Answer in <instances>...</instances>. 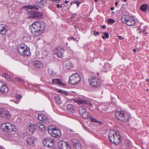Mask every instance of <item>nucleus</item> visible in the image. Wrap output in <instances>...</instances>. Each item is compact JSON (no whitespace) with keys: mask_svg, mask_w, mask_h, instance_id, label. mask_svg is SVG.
Segmentation results:
<instances>
[{"mask_svg":"<svg viewBox=\"0 0 149 149\" xmlns=\"http://www.w3.org/2000/svg\"><path fill=\"white\" fill-rule=\"evenodd\" d=\"M102 38L103 39H105V36H103L102 37Z\"/></svg>","mask_w":149,"mask_h":149,"instance_id":"0e129e2a","label":"nucleus"},{"mask_svg":"<svg viewBox=\"0 0 149 149\" xmlns=\"http://www.w3.org/2000/svg\"><path fill=\"white\" fill-rule=\"evenodd\" d=\"M36 126V123L34 124L30 123L28 127L29 131L32 133H33L36 130V128L35 127Z\"/></svg>","mask_w":149,"mask_h":149,"instance_id":"4be33fe9","label":"nucleus"},{"mask_svg":"<svg viewBox=\"0 0 149 149\" xmlns=\"http://www.w3.org/2000/svg\"><path fill=\"white\" fill-rule=\"evenodd\" d=\"M70 38L71 39H72L74 40L75 41L76 40V39H75L73 37H70Z\"/></svg>","mask_w":149,"mask_h":149,"instance_id":"864d4df0","label":"nucleus"},{"mask_svg":"<svg viewBox=\"0 0 149 149\" xmlns=\"http://www.w3.org/2000/svg\"><path fill=\"white\" fill-rule=\"evenodd\" d=\"M45 25L43 22L36 21L29 26L32 34L35 36L37 37L42 33L44 30Z\"/></svg>","mask_w":149,"mask_h":149,"instance_id":"f257e3e1","label":"nucleus"},{"mask_svg":"<svg viewBox=\"0 0 149 149\" xmlns=\"http://www.w3.org/2000/svg\"><path fill=\"white\" fill-rule=\"evenodd\" d=\"M73 3V2H70V4L71 5H72Z\"/></svg>","mask_w":149,"mask_h":149,"instance_id":"69168bd1","label":"nucleus"},{"mask_svg":"<svg viewBox=\"0 0 149 149\" xmlns=\"http://www.w3.org/2000/svg\"><path fill=\"white\" fill-rule=\"evenodd\" d=\"M118 4V3L116 1L115 2V5L116 6Z\"/></svg>","mask_w":149,"mask_h":149,"instance_id":"680f3d73","label":"nucleus"},{"mask_svg":"<svg viewBox=\"0 0 149 149\" xmlns=\"http://www.w3.org/2000/svg\"><path fill=\"white\" fill-rule=\"evenodd\" d=\"M48 72H48L49 74L50 75H52L53 74V71L52 70H48Z\"/></svg>","mask_w":149,"mask_h":149,"instance_id":"49530a36","label":"nucleus"},{"mask_svg":"<svg viewBox=\"0 0 149 149\" xmlns=\"http://www.w3.org/2000/svg\"><path fill=\"white\" fill-rule=\"evenodd\" d=\"M93 34L95 36H96L97 35H99V33L98 31L96 32L95 31H94Z\"/></svg>","mask_w":149,"mask_h":149,"instance_id":"c03bdc74","label":"nucleus"},{"mask_svg":"<svg viewBox=\"0 0 149 149\" xmlns=\"http://www.w3.org/2000/svg\"><path fill=\"white\" fill-rule=\"evenodd\" d=\"M58 92L59 93H64L65 94V91H63V90H59L58 91Z\"/></svg>","mask_w":149,"mask_h":149,"instance_id":"09e8293b","label":"nucleus"},{"mask_svg":"<svg viewBox=\"0 0 149 149\" xmlns=\"http://www.w3.org/2000/svg\"><path fill=\"white\" fill-rule=\"evenodd\" d=\"M90 84L94 87H98L100 85V80L95 77L89 78Z\"/></svg>","mask_w":149,"mask_h":149,"instance_id":"9d476101","label":"nucleus"},{"mask_svg":"<svg viewBox=\"0 0 149 149\" xmlns=\"http://www.w3.org/2000/svg\"><path fill=\"white\" fill-rule=\"evenodd\" d=\"M103 34L105 36V38H109V34L107 32H104Z\"/></svg>","mask_w":149,"mask_h":149,"instance_id":"a19ab883","label":"nucleus"},{"mask_svg":"<svg viewBox=\"0 0 149 149\" xmlns=\"http://www.w3.org/2000/svg\"><path fill=\"white\" fill-rule=\"evenodd\" d=\"M120 133L114 130L109 131L108 137L111 142L114 143L116 145L119 144L120 142Z\"/></svg>","mask_w":149,"mask_h":149,"instance_id":"f03ea898","label":"nucleus"},{"mask_svg":"<svg viewBox=\"0 0 149 149\" xmlns=\"http://www.w3.org/2000/svg\"><path fill=\"white\" fill-rule=\"evenodd\" d=\"M17 50L22 56H28L31 54L29 48L24 44L19 45L17 48Z\"/></svg>","mask_w":149,"mask_h":149,"instance_id":"39448f33","label":"nucleus"},{"mask_svg":"<svg viewBox=\"0 0 149 149\" xmlns=\"http://www.w3.org/2000/svg\"><path fill=\"white\" fill-rule=\"evenodd\" d=\"M135 24V22L134 18L130 16L127 22L126 23V25L129 26H132L134 25Z\"/></svg>","mask_w":149,"mask_h":149,"instance_id":"6ab92c4d","label":"nucleus"},{"mask_svg":"<svg viewBox=\"0 0 149 149\" xmlns=\"http://www.w3.org/2000/svg\"><path fill=\"white\" fill-rule=\"evenodd\" d=\"M101 27L103 29H104V28H106V26L105 25H103V26H102Z\"/></svg>","mask_w":149,"mask_h":149,"instance_id":"4d7b16f0","label":"nucleus"},{"mask_svg":"<svg viewBox=\"0 0 149 149\" xmlns=\"http://www.w3.org/2000/svg\"><path fill=\"white\" fill-rule=\"evenodd\" d=\"M60 0H50V1H52L53 2H54L57 3H59Z\"/></svg>","mask_w":149,"mask_h":149,"instance_id":"de8ad7c7","label":"nucleus"},{"mask_svg":"<svg viewBox=\"0 0 149 149\" xmlns=\"http://www.w3.org/2000/svg\"><path fill=\"white\" fill-rule=\"evenodd\" d=\"M2 76L7 81H10V78L8 74L5 73H3Z\"/></svg>","mask_w":149,"mask_h":149,"instance_id":"473e14b6","label":"nucleus"},{"mask_svg":"<svg viewBox=\"0 0 149 149\" xmlns=\"http://www.w3.org/2000/svg\"><path fill=\"white\" fill-rule=\"evenodd\" d=\"M81 3V2L80 1H79L78 0V1L76 3L77 6V8H78L79 5V4Z\"/></svg>","mask_w":149,"mask_h":149,"instance_id":"3c124183","label":"nucleus"},{"mask_svg":"<svg viewBox=\"0 0 149 149\" xmlns=\"http://www.w3.org/2000/svg\"><path fill=\"white\" fill-rule=\"evenodd\" d=\"M133 51L134 52H136V49H134L133 50Z\"/></svg>","mask_w":149,"mask_h":149,"instance_id":"e2e57ef3","label":"nucleus"},{"mask_svg":"<svg viewBox=\"0 0 149 149\" xmlns=\"http://www.w3.org/2000/svg\"><path fill=\"white\" fill-rule=\"evenodd\" d=\"M56 103L58 104H60L61 103V101L60 97L58 95H56L54 98Z\"/></svg>","mask_w":149,"mask_h":149,"instance_id":"bb28decb","label":"nucleus"},{"mask_svg":"<svg viewBox=\"0 0 149 149\" xmlns=\"http://www.w3.org/2000/svg\"><path fill=\"white\" fill-rule=\"evenodd\" d=\"M16 97L17 99H20L22 98V96L20 94H17L16 95Z\"/></svg>","mask_w":149,"mask_h":149,"instance_id":"79ce46f5","label":"nucleus"},{"mask_svg":"<svg viewBox=\"0 0 149 149\" xmlns=\"http://www.w3.org/2000/svg\"><path fill=\"white\" fill-rule=\"evenodd\" d=\"M1 129L3 131L8 132H16L17 129L15 125L9 123H4L1 125Z\"/></svg>","mask_w":149,"mask_h":149,"instance_id":"20e7f679","label":"nucleus"},{"mask_svg":"<svg viewBox=\"0 0 149 149\" xmlns=\"http://www.w3.org/2000/svg\"><path fill=\"white\" fill-rule=\"evenodd\" d=\"M114 7H111L110 8V10H113L114 9Z\"/></svg>","mask_w":149,"mask_h":149,"instance_id":"6e6d98bb","label":"nucleus"},{"mask_svg":"<svg viewBox=\"0 0 149 149\" xmlns=\"http://www.w3.org/2000/svg\"><path fill=\"white\" fill-rule=\"evenodd\" d=\"M67 112H68L69 113H74V110L73 108V107H72V108L68 110V111H67Z\"/></svg>","mask_w":149,"mask_h":149,"instance_id":"ea45409f","label":"nucleus"},{"mask_svg":"<svg viewBox=\"0 0 149 149\" xmlns=\"http://www.w3.org/2000/svg\"><path fill=\"white\" fill-rule=\"evenodd\" d=\"M78 0H77L76 1H73V3H77V2L78 1Z\"/></svg>","mask_w":149,"mask_h":149,"instance_id":"052dcab7","label":"nucleus"},{"mask_svg":"<svg viewBox=\"0 0 149 149\" xmlns=\"http://www.w3.org/2000/svg\"><path fill=\"white\" fill-rule=\"evenodd\" d=\"M130 141L128 140H125V144L126 146L127 147L129 146L130 144Z\"/></svg>","mask_w":149,"mask_h":149,"instance_id":"4c0bfd02","label":"nucleus"},{"mask_svg":"<svg viewBox=\"0 0 149 149\" xmlns=\"http://www.w3.org/2000/svg\"><path fill=\"white\" fill-rule=\"evenodd\" d=\"M81 146L79 142L74 145V149H81Z\"/></svg>","mask_w":149,"mask_h":149,"instance_id":"2f4dec72","label":"nucleus"},{"mask_svg":"<svg viewBox=\"0 0 149 149\" xmlns=\"http://www.w3.org/2000/svg\"><path fill=\"white\" fill-rule=\"evenodd\" d=\"M82 126L83 128L86 130L88 132H89L90 131V130H89V129H88V127H87L84 124H82Z\"/></svg>","mask_w":149,"mask_h":149,"instance_id":"58836bf2","label":"nucleus"},{"mask_svg":"<svg viewBox=\"0 0 149 149\" xmlns=\"http://www.w3.org/2000/svg\"><path fill=\"white\" fill-rule=\"evenodd\" d=\"M0 149H5V148L2 146H0Z\"/></svg>","mask_w":149,"mask_h":149,"instance_id":"13d9d810","label":"nucleus"},{"mask_svg":"<svg viewBox=\"0 0 149 149\" xmlns=\"http://www.w3.org/2000/svg\"><path fill=\"white\" fill-rule=\"evenodd\" d=\"M5 84L3 83V82H2L1 81H0V89L2 88V86H3Z\"/></svg>","mask_w":149,"mask_h":149,"instance_id":"a18cd8bd","label":"nucleus"},{"mask_svg":"<svg viewBox=\"0 0 149 149\" xmlns=\"http://www.w3.org/2000/svg\"><path fill=\"white\" fill-rule=\"evenodd\" d=\"M118 37L119 39H120V40H122L124 39V38H123L122 36H118Z\"/></svg>","mask_w":149,"mask_h":149,"instance_id":"603ef678","label":"nucleus"},{"mask_svg":"<svg viewBox=\"0 0 149 149\" xmlns=\"http://www.w3.org/2000/svg\"><path fill=\"white\" fill-rule=\"evenodd\" d=\"M78 103L79 104H82L86 105L89 107L92 106V103L89 100H80L78 101Z\"/></svg>","mask_w":149,"mask_h":149,"instance_id":"f3484780","label":"nucleus"},{"mask_svg":"<svg viewBox=\"0 0 149 149\" xmlns=\"http://www.w3.org/2000/svg\"><path fill=\"white\" fill-rule=\"evenodd\" d=\"M103 69H106V70H104V72H106L108 71L110 69L109 64L108 63H105L103 67Z\"/></svg>","mask_w":149,"mask_h":149,"instance_id":"7c9ffc66","label":"nucleus"},{"mask_svg":"<svg viewBox=\"0 0 149 149\" xmlns=\"http://www.w3.org/2000/svg\"><path fill=\"white\" fill-rule=\"evenodd\" d=\"M36 125L39 127L42 132H45L46 129V127L41 123L37 122L36 123Z\"/></svg>","mask_w":149,"mask_h":149,"instance_id":"412c9836","label":"nucleus"},{"mask_svg":"<svg viewBox=\"0 0 149 149\" xmlns=\"http://www.w3.org/2000/svg\"><path fill=\"white\" fill-rule=\"evenodd\" d=\"M107 22L109 24H113L115 22V20L112 19H108L107 20Z\"/></svg>","mask_w":149,"mask_h":149,"instance_id":"f704fd0d","label":"nucleus"},{"mask_svg":"<svg viewBox=\"0 0 149 149\" xmlns=\"http://www.w3.org/2000/svg\"><path fill=\"white\" fill-rule=\"evenodd\" d=\"M0 114L1 117L6 120L9 119L11 117V115L9 111L3 108L0 109Z\"/></svg>","mask_w":149,"mask_h":149,"instance_id":"6e6552de","label":"nucleus"},{"mask_svg":"<svg viewBox=\"0 0 149 149\" xmlns=\"http://www.w3.org/2000/svg\"><path fill=\"white\" fill-rule=\"evenodd\" d=\"M56 7L58 8H62V6L58 4L56 5Z\"/></svg>","mask_w":149,"mask_h":149,"instance_id":"8fccbe9b","label":"nucleus"},{"mask_svg":"<svg viewBox=\"0 0 149 149\" xmlns=\"http://www.w3.org/2000/svg\"><path fill=\"white\" fill-rule=\"evenodd\" d=\"M72 106L70 104H68L67 106V111H68L69 109L72 108Z\"/></svg>","mask_w":149,"mask_h":149,"instance_id":"37998d69","label":"nucleus"},{"mask_svg":"<svg viewBox=\"0 0 149 149\" xmlns=\"http://www.w3.org/2000/svg\"><path fill=\"white\" fill-rule=\"evenodd\" d=\"M15 81L21 83L22 85H24L25 83V80L23 79L20 77H16L15 78Z\"/></svg>","mask_w":149,"mask_h":149,"instance_id":"a878e982","label":"nucleus"},{"mask_svg":"<svg viewBox=\"0 0 149 149\" xmlns=\"http://www.w3.org/2000/svg\"><path fill=\"white\" fill-rule=\"evenodd\" d=\"M47 1V0H37L36 4L38 7L42 8L46 5Z\"/></svg>","mask_w":149,"mask_h":149,"instance_id":"dca6fc26","label":"nucleus"},{"mask_svg":"<svg viewBox=\"0 0 149 149\" xmlns=\"http://www.w3.org/2000/svg\"><path fill=\"white\" fill-rule=\"evenodd\" d=\"M69 2V1H65V2L64 3H68V2Z\"/></svg>","mask_w":149,"mask_h":149,"instance_id":"bf43d9fd","label":"nucleus"},{"mask_svg":"<svg viewBox=\"0 0 149 149\" xmlns=\"http://www.w3.org/2000/svg\"><path fill=\"white\" fill-rule=\"evenodd\" d=\"M81 80V77L79 74L76 73L74 74H72L70 77L68 82L72 84H75L78 83Z\"/></svg>","mask_w":149,"mask_h":149,"instance_id":"423d86ee","label":"nucleus"},{"mask_svg":"<svg viewBox=\"0 0 149 149\" xmlns=\"http://www.w3.org/2000/svg\"><path fill=\"white\" fill-rule=\"evenodd\" d=\"M65 67H66V68H68V69L69 68H69L68 67L67 65H66Z\"/></svg>","mask_w":149,"mask_h":149,"instance_id":"338daca9","label":"nucleus"},{"mask_svg":"<svg viewBox=\"0 0 149 149\" xmlns=\"http://www.w3.org/2000/svg\"><path fill=\"white\" fill-rule=\"evenodd\" d=\"M52 81L60 86H65V84L63 82L61 79H54L52 80Z\"/></svg>","mask_w":149,"mask_h":149,"instance_id":"a211bd4d","label":"nucleus"},{"mask_svg":"<svg viewBox=\"0 0 149 149\" xmlns=\"http://www.w3.org/2000/svg\"><path fill=\"white\" fill-rule=\"evenodd\" d=\"M34 65L38 68H41L43 67V64L42 62L39 61H36L34 64Z\"/></svg>","mask_w":149,"mask_h":149,"instance_id":"393cba45","label":"nucleus"},{"mask_svg":"<svg viewBox=\"0 0 149 149\" xmlns=\"http://www.w3.org/2000/svg\"><path fill=\"white\" fill-rule=\"evenodd\" d=\"M38 119L42 121H45V116L43 114H39L38 115Z\"/></svg>","mask_w":149,"mask_h":149,"instance_id":"cd10ccee","label":"nucleus"},{"mask_svg":"<svg viewBox=\"0 0 149 149\" xmlns=\"http://www.w3.org/2000/svg\"><path fill=\"white\" fill-rule=\"evenodd\" d=\"M52 128H52L51 129H50L48 127L47 129V131L48 133L52 136L53 133V130H52Z\"/></svg>","mask_w":149,"mask_h":149,"instance_id":"e433bc0d","label":"nucleus"},{"mask_svg":"<svg viewBox=\"0 0 149 149\" xmlns=\"http://www.w3.org/2000/svg\"><path fill=\"white\" fill-rule=\"evenodd\" d=\"M9 90V89L7 85L5 84L2 88L0 89L1 92L3 94H5L7 93Z\"/></svg>","mask_w":149,"mask_h":149,"instance_id":"5701e85b","label":"nucleus"},{"mask_svg":"<svg viewBox=\"0 0 149 149\" xmlns=\"http://www.w3.org/2000/svg\"><path fill=\"white\" fill-rule=\"evenodd\" d=\"M72 141L73 145L79 142L78 141V139L77 138L72 139Z\"/></svg>","mask_w":149,"mask_h":149,"instance_id":"c9c22d12","label":"nucleus"},{"mask_svg":"<svg viewBox=\"0 0 149 149\" xmlns=\"http://www.w3.org/2000/svg\"><path fill=\"white\" fill-rule=\"evenodd\" d=\"M53 130V133L52 136L54 137L58 138L60 137L61 135V133L60 130L57 128H52Z\"/></svg>","mask_w":149,"mask_h":149,"instance_id":"4468645a","label":"nucleus"},{"mask_svg":"<svg viewBox=\"0 0 149 149\" xmlns=\"http://www.w3.org/2000/svg\"><path fill=\"white\" fill-rule=\"evenodd\" d=\"M35 138L34 137L28 138L26 141V143L28 146L34 144Z\"/></svg>","mask_w":149,"mask_h":149,"instance_id":"b1692460","label":"nucleus"},{"mask_svg":"<svg viewBox=\"0 0 149 149\" xmlns=\"http://www.w3.org/2000/svg\"><path fill=\"white\" fill-rule=\"evenodd\" d=\"M148 5L146 4H143L140 7V9L142 11L145 12L147 8Z\"/></svg>","mask_w":149,"mask_h":149,"instance_id":"c85d7f7f","label":"nucleus"},{"mask_svg":"<svg viewBox=\"0 0 149 149\" xmlns=\"http://www.w3.org/2000/svg\"><path fill=\"white\" fill-rule=\"evenodd\" d=\"M79 111L81 115L84 118L88 119L89 118L88 113L87 112L86 109L82 107H80L79 108Z\"/></svg>","mask_w":149,"mask_h":149,"instance_id":"f8f14e48","label":"nucleus"},{"mask_svg":"<svg viewBox=\"0 0 149 149\" xmlns=\"http://www.w3.org/2000/svg\"><path fill=\"white\" fill-rule=\"evenodd\" d=\"M74 15H77V13L74 14Z\"/></svg>","mask_w":149,"mask_h":149,"instance_id":"774afa93","label":"nucleus"},{"mask_svg":"<svg viewBox=\"0 0 149 149\" xmlns=\"http://www.w3.org/2000/svg\"><path fill=\"white\" fill-rule=\"evenodd\" d=\"M55 142V140L50 138H45L43 140L44 145L48 147H53Z\"/></svg>","mask_w":149,"mask_h":149,"instance_id":"1a4fd4ad","label":"nucleus"},{"mask_svg":"<svg viewBox=\"0 0 149 149\" xmlns=\"http://www.w3.org/2000/svg\"><path fill=\"white\" fill-rule=\"evenodd\" d=\"M58 148L59 149H71L68 143L64 141H61L59 143Z\"/></svg>","mask_w":149,"mask_h":149,"instance_id":"ddd939ff","label":"nucleus"},{"mask_svg":"<svg viewBox=\"0 0 149 149\" xmlns=\"http://www.w3.org/2000/svg\"><path fill=\"white\" fill-rule=\"evenodd\" d=\"M130 16L129 15H123L121 18V20L122 22L126 24V23L127 22Z\"/></svg>","mask_w":149,"mask_h":149,"instance_id":"aec40b11","label":"nucleus"},{"mask_svg":"<svg viewBox=\"0 0 149 149\" xmlns=\"http://www.w3.org/2000/svg\"><path fill=\"white\" fill-rule=\"evenodd\" d=\"M28 14L29 18L38 20L42 18L43 16V15L40 12L34 10L30 11L28 13Z\"/></svg>","mask_w":149,"mask_h":149,"instance_id":"0eeeda50","label":"nucleus"},{"mask_svg":"<svg viewBox=\"0 0 149 149\" xmlns=\"http://www.w3.org/2000/svg\"><path fill=\"white\" fill-rule=\"evenodd\" d=\"M28 8L29 9H34L38 10L39 8L35 5H31L28 6Z\"/></svg>","mask_w":149,"mask_h":149,"instance_id":"c756f323","label":"nucleus"},{"mask_svg":"<svg viewBox=\"0 0 149 149\" xmlns=\"http://www.w3.org/2000/svg\"><path fill=\"white\" fill-rule=\"evenodd\" d=\"M6 26L4 24H0V33L2 34L5 35L8 32Z\"/></svg>","mask_w":149,"mask_h":149,"instance_id":"2eb2a0df","label":"nucleus"},{"mask_svg":"<svg viewBox=\"0 0 149 149\" xmlns=\"http://www.w3.org/2000/svg\"><path fill=\"white\" fill-rule=\"evenodd\" d=\"M116 117L120 120L125 122L130 118V116L129 113L122 111H117L115 112Z\"/></svg>","mask_w":149,"mask_h":149,"instance_id":"7ed1b4c3","label":"nucleus"},{"mask_svg":"<svg viewBox=\"0 0 149 149\" xmlns=\"http://www.w3.org/2000/svg\"><path fill=\"white\" fill-rule=\"evenodd\" d=\"M89 118L91 121L93 122H95L97 123H99L100 124H101L102 123L100 122L99 121L96 120L95 118H93L91 116H89Z\"/></svg>","mask_w":149,"mask_h":149,"instance_id":"72a5a7b5","label":"nucleus"},{"mask_svg":"<svg viewBox=\"0 0 149 149\" xmlns=\"http://www.w3.org/2000/svg\"><path fill=\"white\" fill-rule=\"evenodd\" d=\"M65 51L64 48L58 47L55 49L54 51V54H56L58 57L62 58L63 56Z\"/></svg>","mask_w":149,"mask_h":149,"instance_id":"9b49d317","label":"nucleus"},{"mask_svg":"<svg viewBox=\"0 0 149 149\" xmlns=\"http://www.w3.org/2000/svg\"><path fill=\"white\" fill-rule=\"evenodd\" d=\"M14 102L16 104H18L19 102V101L18 100L15 101Z\"/></svg>","mask_w":149,"mask_h":149,"instance_id":"5fc2aeb1","label":"nucleus"}]
</instances>
